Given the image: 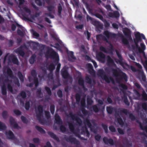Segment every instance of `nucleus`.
Segmentation results:
<instances>
[{
  "mask_svg": "<svg viewBox=\"0 0 147 147\" xmlns=\"http://www.w3.org/2000/svg\"><path fill=\"white\" fill-rule=\"evenodd\" d=\"M64 69H62V71H61L62 73V75H64V73H66L65 71L64 70Z\"/></svg>",
  "mask_w": 147,
  "mask_h": 147,
  "instance_id": "nucleus-36",
  "label": "nucleus"
},
{
  "mask_svg": "<svg viewBox=\"0 0 147 147\" xmlns=\"http://www.w3.org/2000/svg\"><path fill=\"white\" fill-rule=\"evenodd\" d=\"M135 85L138 88H139L140 87V86H139V85L138 84L136 83L135 84Z\"/></svg>",
  "mask_w": 147,
  "mask_h": 147,
  "instance_id": "nucleus-52",
  "label": "nucleus"
},
{
  "mask_svg": "<svg viewBox=\"0 0 147 147\" xmlns=\"http://www.w3.org/2000/svg\"><path fill=\"white\" fill-rule=\"evenodd\" d=\"M135 38L134 39V42L135 43L136 49L140 53H142L143 54L144 51L146 49V46L144 44L141 43L140 44V47H139L138 45V42L141 41V39H145V36L142 34H140L139 32H136L135 34Z\"/></svg>",
  "mask_w": 147,
  "mask_h": 147,
  "instance_id": "nucleus-1",
  "label": "nucleus"
},
{
  "mask_svg": "<svg viewBox=\"0 0 147 147\" xmlns=\"http://www.w3.org/2000/svg\"><path fill=\"white\" fill-rule=\"evenodd\" d=\"M129 57L132 59L134 60V57L133 56H130Z\"/></svg>",
  "mask_w": 147,
  "mask_h": 147,
  "instance_id": "nucleus-49",
  "label": "nucleus"
},
{
  "mask_svg": "<svg viewBox=\"0 0 147 147\" xmlns=\"http://www.w3.org/2000/svg\"><path fill=\"white\" fill-rule=\"evenodd\" d=\"M13 61L14 63L16 64H17L18 63V61L15 57H13Z\"/></svg>",
  "mask_w": 147,
  "mask_h": 147,
  "instance_id": "nucleus-10",
  "label": "nucleus"
},
{
  "mask_svg": "<svg viewBox=\"0 0 147 147\" xmlns=\"http://www.w3.org/2000/svg\"><path fill=\"white\" fill-rule=\"evenodd\" d=\"M29 105H28V108L27 107H26V108L27 109H28V108H29Z\"/></svg>",
  "mask_w": 147,
  "mask_h": 147,
  "instance_id": "nucleus-59",
  "label": "nucleus"
},
{
  "mask_svg": "<svg viewBox=\"0 0 147 147\" xmlns=\"http://www.w3.org/2000/svg\"><path fill=\"white\" fill-rule=\"evenodd\" d=\"M108 101L109 102H111V99H110L109 98L108 99Z\"/></svg>",
  "mask_w": 147,
  "mask_h": 147,
  "instance_id": "nucleus-55",
  "label": "nucleus"
},
{
  "mask_svg": "<svg viewBox=\"0 0 147 147\" xmlns=\"http://www.w3.org/2000/svg\"><path fill=\"white\" fill-rule=\"evenodd\" d=\"M60 67V64H58L57 68V71L58 72L59 71V69Z\"/></svg>",
  "mask_w": 147,
  "mask_h": 147,
  "instance_id": "nucleus-24",
  "label": "nucleus"
},
{
  "mask_svg": "<svg viewBox=\"0 0 147 147\" xmlns=\"http://www.w3.org/2000/svg\"><path fill=\"white\" fill-rule=\"evenodd\" d=\"M22 120L23 122H25L26 121V118L24 117H21Z\"/></svg>",
  "mask_w": 147,
  "mask_h": 147,
  "instance_id": "nucleus-27",
  "label": "nucleus"
},
{
  "mask_svg": "<svg viewBox=\"0 0 147 147\" xmlns=\"http://www.w3.org/2000/svg\"><path fill=\"white\" fill-rule=\"evenodd\" d=\"M7 56H6L5 57V59H4V61L6 59V58H7Z\"/></svg>",
  "mask_w": 147,
  "mask_h": 147,
  "instance_id": "nucleus-61",
  "label": "nucleus"
},
{
  "mask_svg": "<svg viewBox=\"0 0 147 147\" xmlns=\"http://www.w3.org/2000/svg\"><path fill=\"white\" fill-rule=\"evenodd\" d=\"M51 56L54 58L56 59V60L58 61L59 60L58 55L55 51H53L51 54Z\"/></svg>",
  "mask_w": 147,
  "mask_h": 147,
  "instance_id": "nucleus-2",
  "label": "nucleus"
},
{
  "mask_svg": "<svg viewBox=\"0 0 147 147\" xmlns=\"http://www.w3.org/2000/svg\"><path fill=\"white\" fill-rule=\"evenodd\" d=\"M106 8L107 9H111V7L110 5H108L106 6Z\"/></svg>",
  "mask_w": 147,
  "mask_h": 147,
  "instance_id": "nucleus-35",
  "label": "nucleus"
},
{
  "mask_svg": "<svg viewBox=\"0 0 147 147\" xmlns=\"http://www.w3.org/2000/svg\"><path fill=\"white\" fill-rule=\"evenodd\" d=\"M118 121L119 123V124L120 125L122 124V120L121 119L119 118L118 119Z\"/></svg>",
  "mask_w": 147,
  "mask_h": 147,
  "instance_id": "nucleus-20",
  "label": "nucleus"
},
{
  "mask_svg": "<svg viewBox=\"0 0 147 147\" xmlns=\"http://www.w3.org/2000/svg\"><path fill=\"white\" fill-rule=\"evenodd\" d=\"M14 112L15 114L17 115H19L20 114V112L18 110L15 111Z\"/></svg>",
  "mask_w": 147,
  "mask_h": 147,
  "instance_id": "nucleus-17",
  "label": "nucleus"
},
{
  "mask_svg": "<svg viewBox=\"0 0 147 147\" xmlns=\"http://www.w3.org/2000/svg\"><path fill=\"white\" fill-rule=\"evenodd\" d=\"M131 68L133 71H135V69L134 67L131 66Z\"/></svg>",
  "mask_w": 147,
  "mask_h": 147,
  "instance_id": "nucleus-45",
  "label": "nucleus"
},
{
  "mask_svg": "<svg viewBox=\"0 0 147 147\" xmlns=\"http://www.w3.org/2000/svg\"><path fill=\"white\" fill-rule=\"evenodd\" d=\"M83 81L82 79H80L79 80V83L80 84L82 85L83 83Z\"/></svg>",
  "mask_w": 147,
  "mask_h": 147,
  "instance_id": "nucleus-33",
  "label": "nucleus"
},
{
  "mask_svg": "<svg viewBox=\"0 0 147 147\" xmlns=\"http://www.w3.org/2000/svg\"><path fill=\"white\" fill-rule=\"evenodd\" d=\"M55 119L56 121H59L60 120L59 116L58 115H56L55 117Z\"/></svg>",
  "mask_w": 147,
  "mask_h": 147,
  "instance_id": "nucleus-11",
  "label": "nucleus"
},
{
  "mask_svg": "<svg viewBox=\"0 0 147 147\" xmlns=\"http://www.w3.org/2000/svg\"><path fill=\"white\" fill-rule=\"evenodd\" d=\"M37 129L41 132L44 133V131L41 128L39 127H37Z\"/></svg>",
  "mask_w": 147,
  "mask_h": 147,
  "instance_id": "nucleus-12",
  "label": "nucleus"
},
{
  "mask_svg": "<svg viewBox=\"0 0 147 147\" xmlns=\"http://www.w3.org/2000/svg\"><path fill=\"white\" fill-rule=\"evenodd\" d=\"M7 74L9 75H11V70L9 69H8L7 71Z\"/></svg>",
  "mask_w": 147,
  "mask_h": 147,
  "instance_id": "nucleus-19",
  "label": "nucleus"
},
{
  "mask_svg": "<svg viewBox=\"0 0 147 147\" xmlns=\"http://www.w3.org/2000/svg\"><path fill=\"white\" fill-rule=\"evenodd\" d=\"M143 65L147 71V60H146L144 62L142 61Z\"/></svg>",
  "mask_w": 147,
  "mask_h": 147,
  "instance_id": "nucleus-8",
  "label": "nucleus"
},
{
  "mask_svg": "<svg viewBox=\"0 0 147 147\" xmlns=\"http://www.w3.org/2000/svg\"><path fill=\"white\" fill-rule=\"evenodd\" d=\"M15 28H16V27H14V28H12V30H14L15 29Z\"/></svg>",
  "mask_w": 147,
  "mask_h": 147,
  "instance_id": "nucleus-62",
  "label": "nucleus"
},
{
  "mask_svg": "<svg viewBox=\"0 0 147 147\" xmlns=\"http://www.w3.org/2000/svg\"><path fill=\"white\" fill-rule=\"evenodd\" d=\"M2 54V53L1 51H0V55H1Z\"/></svg>",
  "mask_w": 147,
  "mask_h": 147,
  "instance_id": "nucleus-60",
  "label": "nucleus"
},
{
  "mask_svg": "<svg viewBox=\"0 0 147 147\" xmlns=\"http://www.w3.org/2000/svg\"><path fill=\"white\" fill-rule=\"evenodd\" d=\"M87 36L88 37V40L90 38V34L88 32H86Z\"/></svg>",
  "mask_w": 147,
  "mask_h": 147,
  "instance_id": "nucleus-28",
  "label": "nucleus"
},
{
  "mask_svg": "<svg viewBox=\"0 0 147 147\" xmlns=\"http://www.w3.org/2000/svg\"><path fill=\"white\" fill-rule=\"evenodd\" d=\"M25 11H26L27 12H29V10L27 8H25Z\"/></svg>",
  "mask_w": 147,
  "mask_h": 147,
  "instance_id": "nucleus-53",
  "label": "nucleus"
},
{
  "mask_svg": "<svg viewBox=\"0 0 147 147\" xmlns=\"http://www.w3.org/2000/svg\"><path fill=\"white\" fill-rule=\"evenodd\" d=\"M92 62L94 64V67H97V65H96V62L94 61H92Z\"/></svg>",
  "mask_w": 147,
  "mask_h": 147,
  "instance_id": "nucleus-25",
  "label": "nucleus"
},
{
  "mask_svg": "<svg viewBox=\"0 0 147 147\" xmlns=\"http://www.w3.org/2000/svg\"><path fill=\"white\" fill-rule=\"evenodd\" d=\"M107 110L109 113H111L112 112V110L111 107H107Z\"/></svg>",
  "mask_w": 147,
  "mask_h": 147,
  "instance_id": "nucleus-9",
  "label": "nucleus"
},
{
  "mask_svg": "<svg viewBox=\"0 0 147 147\" xmlns=\"http://www.w3.org/2000/svg\"><path fill=\"white\" fill-rule=\"evenodd\" d=\"M118 131L119 133L121 134H122L123 133V131L120 129H118Z\"/></svg>",
  "mask_w": 147,
  "mask_h": 147,
  "instance_id": "nucleus-18",
  "label": "nucleus"
},
{
  "mask_svg": "<svg viewBox=\"0 0 147 147\" xmlns=\"http://www.w3.org/2000/svg\"><path fill=\"white\" fill-rule=\"evenodd\" d=\"M19 77H20V79L21 80H22V79L23 78V77L22 75L20 73L19 74Z\"/></svg>",
  "mask_w": 147,
  "mask_h": 147,
  "instance_id": "nucleus-32",
  "label": "nucleus"
},
{
  "mask_svg": "<svg viewBox=\"0 0 147 147\" xmlns=\"http://www.w3.org/2000/svg\"><path fill=\"white\" fill-rule=\"evenodd\" d=\"M90 100V102H89V100L88 99L87 100V102L89 104H91L92 102V101L91 100Z\"/></svg>",
  "mask_w": 147,
  "mask_h": 147,
  "instance_id": "nucleus-46",
  "label": "nucleus"
},
{
  "mask_svg": "<svg viewBox=\"0 0 147 147\" xmlns=\"http://www.w3.org/2000/svg\"><path fill=\"white\" fill-rule=\"evenodd\" d=\"M38 109L39 111H41L42 110V107H40L38 108Z\"/></svg>",
  "mask_w": 147,
  "mask_h": 147,
  "instance_id": "nucleus-50",
  "label": "nucleus"
},
{
  "mask_svg": "<svg viewBox=\"0 0 147 147\" xmlns=\"http://www.w3.org/2000/svg\"><path fill=\"white\" fill-rule=\"evenodd\" d=\"M103 141L104 142L107 144L109 143L111 144H113V142L111 139H108L107 138H104L103 139Z\"/></svg>",
  "mask_w": 147,
  "mask_h": 147,
  "instance_id": "nucleus-3",
  "label": "nucleus"
},
{
  "mask_svg": "<svg viewBox=\"0 0 147 147\" xmlns=\"http://www.w3.org/2000/svg\"><path fill=\"white\" fill-rule=\"evenodd\" d=\"M110 130L112 132H114L115 131V128L113 126H111L109 127Z\"/></svg>",
  "mask_w": 147,
  "mask_h": 147,
  "instance_id": "nucleus-13",
  "label": "nucleus"
},
{
  "mask_svg": "<svg viewBox=\"0 0 147 147\" xmlns=\"http://www.w3.org/2000/svg\"><path fill=\"white\" fill-rule=\"evenodd\" d=\"M95 138L96 140L98 141L100 140V137L99 136H97L95 137Z\"/></svg>",
  "mask_w": 147,
  "mask_h": 147,
  "instance_id": "nucleus-29",
  "label": "nucleus"
},
{
  "mask_svg": "<svg viewBox=\"0 0 147 147\" xmlns=\"http://www.w3.org/2000/svg\"><path fill=\"white\" fill-rule=\"evenodd\" d=\"M30 147H35L34 145L33 144H30Z\"/></svg>",
  "mask_w": 147,
  "mask_h": 147,
  "instance_id": "nucleus-54",
  "label": "nucleus"
},
{
  "mask_svg": "<svg viewBox=\"0 0 147 147\" xmlns=\"http://www.w3.org/2000/svg\"><path fill=\"white\" fill-rule=\"evenodd\" d=\"M22 95L23 97V98L25 97L26 96V94H25V92H23L22 93Z\"/></svg>",
  "mask_w": 147,
  "mask_h": 147,
  "instance_id": "nucleus-37",
  "label": "nucleus"
},
{
  "mask_svg": "<svg viewBox=\"0 0 147 147\" xmlns=\"http://www.w3.org/2000/svg\"><path fill=\"white\" fill-rule=\"evenodd\" d=\"M83 27L82 25H80L76 26V28L78 29H82Z\"/></svg>",
  "mask_w": 147,
  "mask_h": 147,
  "instance_id": "nucleus-30",
  "label": "nucleus"
},
{
  "mask_svg": "<svg viewBox=\"0 0 147 147\" xmlns=\"http://www.w3.org/2000/svg\"><path fill=\"white\" fill-rule=\"evenodd\" d=\"M136 65L139 68H141V65L138 64V63H136Z\"/></svg>",
  "mask_w": 147,
  "mask_h": 147,
  "instance_id": "nucleus-34",
  "label": "nucleus"
},
{
  "mask_svg": "<svg viewBox=\"0 0 147 147\" xmlns=\"http://www.w3.org/2000/svg\"><path fill=\"white\" fill-rule=\"evenodd\" d=\"M45 89H46V90L48 92V93L49 94H50L51 93V91H50V90L49 88H47V87H46V88H45Z\"/></svg>",
  "mask_w": 147,
  "mask_h": 147,
  "instance_id": "nucleus-15",
  "label": "nucleus"
},
{
  "mask_svg": "<svg viewBox=\"0 0 147 147\" xmlns=\"http://www.w3.org/2000/svg\"><path fill=\"white\" fill-rule=\"evenodd\" d=\"M19 0L20 1V4H22L24 2V0Z\"/></svg>",
  "mask_w": 147,
  "mask_h": 147,
  "instance_id": "nucleus-44",
  "label": "nucleus"
},
{
  "mask_svg": "<svg viewBox=\"0 0 147 147\" xmlns=\"http://www.w3.org/2000/svg\"><path fill=\"white\" fill-rule=\"evenodd\" d=\"M90 19V17H89L88 16L87 17V19L88 20V19Z\"/></svg>",
  "mask_w": 147,
  "mask_h": 147,
  "instance_id": "nucleus-63",
  "label": "nucleus"
},
{
  "mask_svg": "<svg viewBox=\"0 0 147 147\" xmlns=\"http://www.w3.org/2000/svg\"><path fill=\"white\" fill-rule=\"evenodd\" d=\"M3 21V19L1 17V16H0V23L1 22Z\"/></svg>",
  "mask_w": 147,
  "mask_h": 147,
  "instance_id": "nucleus-39",
  "label": "nucleus"
},
{
  "mask_svg": "<svg viewBox=\"0 0 147 147\" xmlns=\"http://www.w3.org/2000/svg\"><path fill=\"white\" fill-rule=\"evenodd\" d=\"M98 3L100 2V0H96Z\"/></svg>",
  "mask_w": 147,
  "mask_h": 147,
  "instance_id": "nucleus-58",
  "label": "nucleus"
},
{
  "mask_svg": "<svg viewBox=\"0 0 147 147\" xmlns=\"http://www.w3.org/2000/svg\"><path fill=\"white\" fill-rule=\"evenodd\" d=\"M5 125L0 122V130H1L5 129Z\"/></svg>",
  "mask_w": 147,
  "mask_h": 147,
  "instance_id": "nucleus-7",
  "label": "nucleus"
},
{
  "mask_svg": "<svg viewBox=\"0 0 147 147\" xmlns=\"http://www.w3.org/2000/svg\"><path fill=\"white\" fill-rule=\"evenodd\" d=\"M114 7L116 8V9L117 10H119V9L117 7V6L115 4L114 5Z\"/></svg>",
  "mask_w": 147,
  "mask_h": 147,
  "instance_id": "nucleus-48",
  "label": "nucleus"
},
{
  "mask_svg": "<svg viewBox=\"0 0 147 147\" xmlns=\"http://www.w3.org/2000/svg\"><path fill=\"white\" fill-rule=\"evenodd\" d=\"M102 48H101V50H102V51H105V49L104 48H102Z\"/></svg>",
  "mask_w": 147,
  "mask_h": 147,
  "instance_id": "nucleus-56",
  "label": "nucleus"
},
{
  "mask_svg": "<svg viewBox=\"0 0 147 147\" xmlns=\"http://www.w3.org/2000/svg\"><path fill=\"white\" fill-rule=\"evenodd\" d=\"M68 55L69 57L71 58L72 59L70 60L71 61H73L75 59V58L73 55V53L72 52L70 51L68 53Z\"/></svg>",
  "mask_w": 147,
  "mask_h": 147,
  "instance_id": "nucleus-5",
  "label": "nucleus"
},
{
  "mask_svg": "<svg viewBox=\"0 0 147 147\" xmlns=\"http://www.w3.org/2000/svg\"><path fill=\"white\" fill-rule=\"evenodd\" d=\"M88 67H89V68L90 69H92V66L90 64H88Z\"/></svg>",
  "mask_w": 147,
  "mask_h": 147,
  "instance_id": "nucleus-41",
  "label": "nucleus"
},
{
  "mask_svg": "<svg viewBox=\"0 0 147 147\" xmlns=\"http://www.w3.org/2000/svg\"><path fill=\"white\" fill-rule=\"evenodd\" d=\"M122 88L124 89H125L127 88V87L125 85H123L122 86Z\"/></svg>",
  "mask_w": 147,
  "mask_h": 147,
  "instance_id": "nucleus-40",
  "label": "nucleus"
},
{
  "mask_svg": "<svg viewBox=\"0 0 147 147\" xmlns=\"http://www.w3.org/2000/svg\"><path fill=\"white\" fill-rule=\"evenodd\" d=\"M7 137L9 138H12L13 137V135L12 133L10 131H8L6 134Z\"/></svg>",
  "mask_w": 147,
  "mask_h": 147,
  "instance_id": "nucleus-4",
  "label": "nucleus"
},
{
  "mask_svg": "<svg viewBox=\"0 0 147 147\" xmlns=\"http://www.w3.org/2000/svg\"><path fill=\"white\" fill-rule=\"evenodd\" d=\"M113 27L115 28H117L118 27V25L115 24H112Z\"/></svg>",
  "mask_w": 147,
  "mask_h": 147,
  "instance_id": "nucleus-22",
  "label": "nucleus"
},
{
  "mask_svg": "<svg viewBox=\"0 0 147 147\" xmlns=\"http://www.w3.org/2000/svg\"><path fill=\"white\" fill-rule=\"evenodd\" d=\"M48 146L49 147H51V146H50V144L49 143H48Z\"/></svg>",
  "mask_w": 147,
  "mask_h": 147,
  "instance_id": "nucleus-57",
  "label": "nucleus"
},
{
  "mask_svg": "<svg viewBox=\"0 0 147 147\" xmlns=\"http://www.w3.org/2000/svg\"><path fill=\"white\" fill-rule=\"evenodd\" d=\"M114 15L116 17H118L119 16V14L117 12H115Z\"/></svg>",
  "mask_w": 147,
  "mask_h": 147,
  "instance_id": "nucleus-14",
  "label": "nucleus"
},
{
  "mask_svg": "<svg viewBox=\"0 0 147 147\" xmlns=\"http://www.w3.org/2000/svg\"><path fill=\"white\" fill-rule=\"evenodd\" d=\"M2 93L3 94H5L6 93V91L5 90L3 89L2 91Z\"/></svg>",
  "mask_w": 147,
  "mask_h": 147,
  "instance_id": "nucleus-43",
  "label": "nucleus"
},
{
  "mask_svg": "<svg viewBox=\"0 0 147 147\" xmlns=\"http://www.w3.org/2000/svg\"><path fill=\"white\" fill-rule=\"evenodd\" d=\"M124 33L125 35H129L130 34V31L127 28H125L123 30Z\"/></svg>",
  "mask_w": 147,
  "mask_h": 147,
  "instance_id": "nucleus-6",
  "label": "nucleus"
},
{
  "mask_svg": "<svg viewBox=\"0 0 147 147\" xmlns=\"http://www.w3.org/2000/svg\"><path fill=\"white\" fill-rule=\"evenodd\" d=\"M8 3H9V4H11V5H12V4H11V3H9V1H8Z\"/></svg>",
  "mask_w": 147,
  "mask_h": 147,
  "instance_id": "nucleus-64",
  "label": "nucleus"
},
{
  "mask_svg": "<svg viewBox=\"0 0 147 147\" xmlns=\"http://www.w3.org/2000/svg\"><path fill=\"white\" fill-rule=\"evenodd\" d=\"M34 61V59L33 57H32L30 60V62L31 63H33Z\"/></svg>",
  "mask_w": 147,
  "mask_h": 147,
  "instance_id": "nucleus-16",
  "label": "nucleus"
},
{
  "mask_svg": "<svg viewBox=\"0 0 147 147\" xmlns=\"http://www.w3.org/2000/svg\"><path fill=\"white\" fill-rule=\"evenodd\" d=\"M123 75L124 76V78L125 81H126L127 80H126V75L124 74H123Z\"/></svg>",
  "mask_w": 147,
  "mask_h": 147,
  "instance_id": "nucleus-51",
  "label": "nucleus"
},
{
  "mask_svg": "<svg viewBox=\"0 0 147 147\" xmlns=\"http://www.w3.org/2000/svg\"><path fill=\"white\" fill-rule=\"evenodd\" d=\"M117 54L118 57H119V59H121V57L120 55L119 54H118L117 52Z\"/></svg>",
  "mask_w": 147,
  "mask_h": 147,
  "instance_id": "nucleus-47",
  "label": "nucleus"
},
{
  "mask_svg": "<svg viewBox=\"0 0 147 147\" xmlns=\"http://www.w3.org/2000/svg\"><path fill=\"white\" fill-rule=\"evenodd\" d=\"M51 111L52 113L53 114L54 112V109L53 107H51Z\"/></svg>",
  "mask_w": 147,
  "mask_h": 147,
  "instance_id": "nucleus-21",
  "label": "nucleus"
},
{
  "mask_svg": "<svg viewBox=\"0 0 147 147\" xmlns=\"http://www.w3.org/2000/svg\"><path fill=\"white\" fill-rule=\"evenodd\" d=\"M123 42L125 44H127L128 42L127 40L125 39H123Z\"/></svg>",
  "mask_w": 147,
  "mask_h": 147,
  "instance_id": "nucleus-26",
  "label": "nucleus"
},
{
  "mask_svg": "<svg viewBox=\"0 0 147 147\" xmlns=\"http://www.w3.org/2000/svg\"><path fill=\"white\" fill-rule=\"evenodd\" d=\"M33 140L35 142H39V140L37 138H35Z\"/></svg>",
  "mask_w": 147,
  "mask_h": 147,
  "instance_id": "nucleus-31",
  "label": "nucleus"
},
{
  "mask_svg": "<svg viewBox=\"0 0 147 147\" xmlns=\"http://www.w3.org/2000/svg\"><path fill=\"white\" fill-rule=\"evenodd\" d=\"M33 35L36 37H38L39 36L38 34L35 32H33Z\"/></svg>",
  "mask_w": 147,
  "mask_h": 147,
  "instance_id": "nucleus-23",
  "label": "nucleus"
},
{
  "mask_svg": "<svg viewBox=\"0 0 147 147\" xmlns=\"http://www.w3.org/2000/svg\"><path fill=\"white\" fill-rule=\"evenodd\" d=\"M8 88L10 91H12V88L11 86H8Z\"/></svg>",
  "mask_w": 147,
  "mask_h": 147,
  "instance_id": "nucleus-42",
  "label": "nucleus"
},
{
  "mask_svg": "<svg viewBox=\"0 0 147 147\" xmlns=\"http://www.w3.org/2000/svg\"><path fill=\"white\" fill-rule=\"evenodd\" d=\"M45 114H46V117H48L49 116V113L48 112H45Z\"/></svg>",
  "mask_w": 147,
  "mask_h": 147,
  "instance_id": "nucleus-38",
  "label": "nucleus"
}]
</instances>
